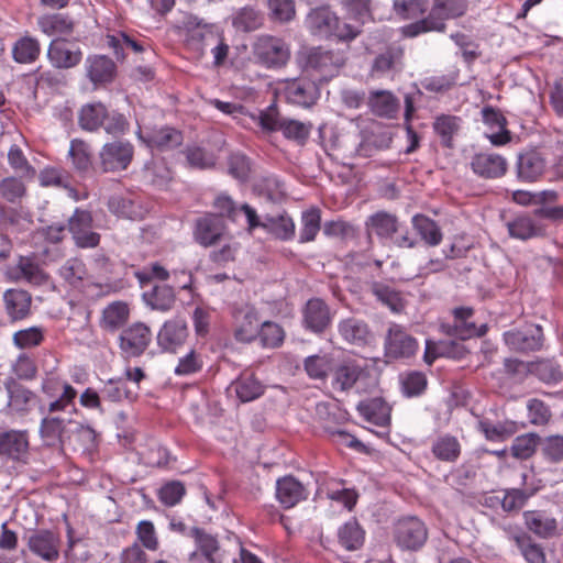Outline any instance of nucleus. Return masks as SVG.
Listing matches in <instances>:
<instances>
[{
	"mask_svg": "<svg viewBox=\"0 0 563 563\" xmlns=\"http://www.w3.org/2000/svg\"><path fill=\"white\" fill-rule=\"evenodd\" d=\"M468 0H433L431 9L424 18L410 23L402 29L407 37H416L428 32H444L445 21L465 14Z\"/></svg>",
	"mask_w": 563,
	"mask_h": 563,
	"instance_id": "f257e3e1",
	"label": "nucleus"
},
{
	"mask_svg": "<svg viewBox=\"0 0 563 563\" xmlns=\"http://www.w3.org/2000/svg\"><path fill=\"white\" fill-rule=\"evenodd\" d=\"M192 536L197 549L190 554L189 563H236V558H232V545H220L213 536L197 528L192 530Z\"/></svg>",
	"mask_w": 563,
	"mask_h": 563,
	"instance_id": "f03ea898",
	"label": "nucleus"
},
{
	"mask_svg": "<svg viewBox=\"0 0 563 563\" xmlns=\"http://www.w3.org/2000/svg\"><path fill=\"white\" fill-rule=\"evenodd\" d=\"M253 55L261 65L278 68L286 65L290 51L284 40L273 35H261L253 44Z\"/></svg>",
	"mask_w": 563,
	"mask_h": 563,
	"instance_id": "7ed1b4c3",
	"label": "nucleus"
},
{
	"mask_svg": "<svg viewBox=\"0 0 563 563\" xmlns=\"http://www.w3.org/2000/svg\"><path fill=\"white\" fill-rule=\"evenodd\" d=\"M67 229L80 249H93L100 243V234L93 231V218L88 210L77 208L68 219Z\"/></svg>",
	"mask_w": 563,
	"mask_h": 563,
	"instance_id": "20e7f679",
	"label": "nucleus"
},
{
	"mask_svg": "<svg viewBox=\"0 0 563 563\" xmlns=\"http://www.w3.org/2000/svg\"><path fill=\"white\" fill-rule=\"evenodd\" d=\"M427 538L428 530L417 517H406L395 523L394 539L401 549L418 550L424 544Z\"/></svg>",
	"mask_w": 563,
	"mask_h": 563,
	"instance_id": "39448f33",
	"label": "nucleus"
},
{
	"mask_svg": "<svg viewBox=\"0 0 563 563\" xmlns=\"http://www.w3.org/2000/svg\"><path fill=\"white\" fill-rule=\"evenodd\" d=\"M133 145L126 141L115 140L106 143L100 153V167L103 172H120L125 169L133 158Z\"/></svg>",
	"mask_w": 563,
	"mask_h": 563,
	"instance_id": "423d86ee",
	"label": "nucleus"
},
{
	"mask_svg": "<svg viewBox=\"0 0 563 563\" xmlns=\"http://www.w3.org/2000/svg\"><path fill=\"white\" fill-rule=\"evenodd\" d=\"M29 551L45 562H55L59 558L60 538L58 533L40 529L32 531L26 537Z\"/></svg>",
	"mask_w": 563,
	"mask_h": 563,
	"instance_id": "0eeeda50",
	"label": "nucleus"
},
{
	"mask_svg": "<svg viewBox=\"0 0 563 563\" xmlns=\"http://www.w3.org/2000/svg\"><path fill=\"white\" fill-rule=\"evenodd\" d=\"M505 343L516 352L538 351L543 346L544 335L539 324H530L504 334Z\"/></svg>",
	"mask_w": 563,
	"mask_h": 563,
	"instance_id": "6e6552de",
	"label": "nucleus"
},
{
	"mask_svg": "<svg viewBox=\"0 0 563 563\" xmlns=\"http://www.w3.org/2000/svg\"><path fill=\"white\" fill-rule=\"evenodd\" d=\"M120 349L126 357H136L144 353L152 340V332L141 322L133 323L120 334Z\"/></svg>",
	"mask_w": 563,
	"mask_h": 563,
	"instance_id": "1a4fd4ad",
	"label": "nucleus"
},
{
	"mask_svg": "<svg viewBox=\"0 0 563 563\" xmlns=\"http://www.w3.org/2000/svg\"><path fill=\"white\" fill-rule=\"evenodd\" d=\"M369 371L354 360L344 361L332 371V386L340 391H347L366 379Z\"/></svg>",
	"mask_w": 563,
	"mask_h": 563,
	"instance_id": "9d476101",
	"label": "nucleus"
},
{
	"mask_svg": "<svg viewBox=\"0 0 563 563\" xmlns=\"http://www.w3.org/2000/svg\"><path fill=\"white\" fill-rule=\"evenodd\" d=\"M417 340L408 334L402 327L393 324L385 340L386 355L391 358H406L416 354Z\"/></svg>",
	"mask_w": 563,
	"mask_h": 563,
	"instance_id": "9b49d317",
	"label": "nucleus"
},
{
	"mask_svg": "<svg viewBox=\"0 0 563 563\" xmlns=\"http://www.w3.org/2000/svg\"><path fill=\"white\" fill-rule=\"evenodd\" d=\"M3 308L11 322L25 320L32 312V295L22 288L7 289L2 295Z\"/></svg>",
	"mask_w": 563,
	"mask_h": 563,
	"instance_id": "f8f14e48",
	"label": "nucleus"
},
{
	"mask_svg": "<svg viewBox=\"0 0 563 563\" xmlns=\"http://www.w3.org/2000/svg\"><path fill=\"white\" fill-rule=\"evenodd\" d=\"M43 393L54 400L48 405V411H62L74 401L76 389L55 376H47L42 384Z\"/></svg>",
	"mask_w": 563,
	"mask_h": 563,
	"instance_id": "ddd939ff",
	"label": "nucleus"
},
{
	"mask_svg": "<svg viewBox=\"0 0 563 563\" xmlns=\"http://www.w3.org/2000/svg\"><path fill=\"white\" fill-rule=\"evenodd\" d=\"M336 328L341 339L347 344L365 346L374 341V334L364 320L350 317L339 321Z\"/></svg>",
	"mask_w": 563,
	"mask_h": 563,
	"instance_id": "4468645a",
	"label": "nucleus"
},
{
	"mask_svg": "<svg viewBox=\"0 0 563 563\" xmlns=\"http://www.w3.org/2000/svg\"><path fill=\"white\" fill-rule=\"evenodd\" d=\"M344 65V57L340 53L312 49L307 58V66L320 74L324 79L333 77Z\"/></svg>",
	"mask_w": 563,
	"mask_h": 563,
	"instance_id": "2eb2a0df",
	"label": "nucleus"
},
{
	"mask_svg": "<svg viewBox=\"0 0 563 563\" xmlns=\"http://www.w3.org/2000/svg\"><path fill=\"white\" fill-rule=\"evenodd\" d=\"M235 339L243 343L255 340L261 328V320L254 308L245 307L238 310L234 314Z\"/></svg>",
	"mask_w": 563,
	"mask_h": 563,
	"instance_id": "dca6fc26",
	"label": "nucleus"
},
{
	"mask_svg": "<svg viewBox=\"0 0 563 563\" xmlns=\"http://www.w3.org/2000/svg\"><path fill=\"white\" fill-rule=\"evenodd\" d=\"M224 223L216 214H207L196 222L195 239L203 246H210L220 241L224 234Z\"/></svg>",
	"mask_w": 563,
	"mask_h": 563,
	"instance_id": "f3484780",
	"label": "nucleus"
},
{
	"mask_svg": "<svg viewBox=\"0 0 563 563\" xmlns=\"http://www.w3.org/2000/svg\"><path fill=\"white\" fill-rule=\"evenodd\" d=\"M29 450L26 431L9 430L0 432V456L12 460H22Z\"/></svg>",
	"mask_w": 563,
	"mask_h": 563,
	"instance_id": "a211bd4d",
	"label": "nucleus"
},
{
	"mask_svg": "<svg viewBox=\"0 0 563 563\" xmlns=\"http://www.w3.org/2000/svg\"><path fill=\"white\" fill-rule=\"evenodd\" d=\"M332 316L329 306L319 298L310 299L303 311V322L316 333L323 332L331 323Z\"/></svg>",
	"mask_w": 563,
	"mask_h": 563,
	"instance_id": "6ab92c4d",
	"label": "nucleus"
},
{
	"mask_svg": "<svg viewBox=\"0 0 563 563\" xmlns=\"http://www.w3.org/2000/svg\"><path fill=\"white\" fill-rule=\"evenodd\" d=\"M471 167L479 177L497 178L505 175L507 162L498 154L481 153L472 158Z\"/></svg>",
	"mask_w": 563,
	"mask_h": 563,
	"instance_id": "aec40b11",
	"label": "nucleus"
},
{
	"mask_svg": "<svg viewBox=\"0 0 563 563\" xmlns=\"http://www.w3.org/2000/svg\"><path fill=\"white\" fill-rule=\"evenodd\" d=\"M188 336L187 324L183 320H170L165 322L157 335L158 345L169 352H176Z\"/></svg>",
	"mask_w": 563,
	"mask_h": 563,
	"instance_id": "412c9836",
	"label": "nucleus"
},
{
	"mask_svg": "<svg viewBox=\"0 0 563 563\" xmlns=\"http://www.w3.org/2000/svg\"><path fill=\"white\" fill-rule=\"evenodd\" d=\"M33 220L29 211L23 208L0 206V228L12 233L29 231Z\"/></svg>",
	"mask_w": 563,
	"mask_h": 563,
	"instance_id": "4be33fe9",
	"label": "nucleus"
},
{
	"mask_svg": "<svg viewBox=\"0 0 563 563\" xmlns=\"http://www.w3.org/2000/svg\"><path fill=\"white\" fill-rule=\"evenodd\" d=\"M509 540L516 544L527 563H547L543 548L527 532L509 528Z\"/></svg>",
	"mask_w": 563,
	"mask_h": 563,
	"instance_id": "5701e85b",
	"label": "nucleus"
},
{
	"mask_svg": "<svg viewBox=\"0 0 563 563\" xmlns=\"http://www.w3.org/2000/svg\"><path fill=\"white\" fill-rule=\"evenodd\" d=\"M484 123L493 130L492 133H487V137L494 145H504L510 140L509 131L506 129V118L499 110L492 107H485L482 110Z\"/></svg>",
	"mask_w": 563,
	"mask_h": 563,
	"instance_id": "b1692460",
	"label": "nucleus"
},
{
	"mask_svg": "<svg viewBox=\"0 0 563 563\" xmlns=\"http://www.w3.org/2000/svg\"><path fill=\"white\" fill-rule=\"evenodd\" d=\"M47 57L54 67L67 69L79 64L81 52L69 48L64 41L54 40L48 46Z\"/></svg>",
	"mask_w": 563,
	"mask_h": 563,
	"instance_id": "393cba45",
	"label": "nucleus"
},
{
	"mask_svg": "<svg viewBox=\"0 0 563 563\" xmlns=\"http://www.w3.org/2000/svg\"><path fill=\"white\" fill-rule=\"evenodd\" d=\"M286 99L294 104L310 107L317 100V88L308 80H291L284 90Z\"/></svg>",
	"mask_w": 563,
	"mask_h": 563,
	"instance_id": "a878e982",
	"label": "nucleus"
},
{
	"mask_svg": "<svg viewBox=\"0 0 563 563\" xmlns=\"http://www.w3.org/2000/svg\"><path fill=\"white\" fill-rule=\"evenodd\" d=\"M73 422L65 421L58 417H45L41 421L40 434L43 442L47 446H59L63 445L67 437V424Z\"/></svg>",
	"mask_w": 563,
	"mask_h": 563,
	"instance_id": "bb28decb",
	"label": "nucleus"
},
{
	"mask_svg": "<svg viewBox=\"0 0 563 563\" xmlns=\"http://www.w3.org/2000/svg\"><path fill=\"white\" fill-rule=\"evenodd\" d=\"M453 313L454 324L452 327V330L449 332L451 335H454L461 340H466L472 336H481L485 334L486 325L477 328L475 323L467 321L473 316L472 308H455L453 310Z\"/></svg>",
	"mask_w": 563,
	"mask_h": 563,
	"instance_id": "cd10ccee",
	"label": "nucleus"
},
{
	"mask_svg": "<svg viewBox=\"0 0 563 563\" xmlns=\"http://www.w3.org/2000/svg\"><path fill=\"white\" fill-rule=\"evenodd\" d=\"M276 497L285 508H291L306 498L303 485L292 476L277 481Z\"/></svg>",
	"mask_w": 563,
	"mask_h": 563,
	"instance_id": "c85d7f7f",
	"label": "nucleus"
},
{
	"mask_svg": "<svg viewBox=\"0 0 563 563\" xmlns=\"http://www.w3.org/2000/svg\"><path fill=\"white\" fill-rule=\"evenodd\" d=\"M305 23L311 34L327 38L331 37L336 15L327 8H317L308 13Z\"/></svg>",
	"mask_w": 563,
	"mask_h": 563,
	"instance_id": "c756f323",
	"label": "nucleus"
},
{
	"mask_svg": "<svg viewBox=\"0 0 563 563\" xmlns=\"http://www.w3.org/2000/svg\"><path fill=\"white\" fill-rule=\"evenodd\" d=\"M509 235L519 240H528L545 234V227L528 214H520L507 222Z\"/></svg>",
	"mask_w": 563,
	"mask_h": 563,
	"instance_id": "7c9ffc66",
	"label": "nucleus"
},
{
	"mask_svg": "<svg viewBox=\"0 0 563 563\" xmlns=\"http://www.w3.org/2000/svg\"><path fill=\"white\" fill-rule=\"evenodd\" d=\"M115 64L104 55L90 56L86 60L87 76L93 84L109 82L114 78Z\"/></svg>",
	"mask_w": 563,
	"mask_h": 563,
	"instance_id": "2f4dec72",
	"label": "nucleus"
},
{
	"mask_svg": "<svg viewBox=\"0 0 563 563\" xmlns=\"http://www.w3.org/2000/svg\"><path fill=\"white\" fill-rule=\"evenodd\" d=\"M357 410L368 422L376 426H387L390 421V408L382 398H372L361 401Z\"/></svg>",
	"mask_w": 563,
	"mask_h": 563,
	"instance_id": "473e14b6",
	"label": "nucleus"
},
{
	"mask_svg": "<svg viewBox=\"0 0 563 563\" xmlns=\"http://www.w3.org/2000/svg\"><path fill=\"white\" fill-rule=\"evenodd\" d=\"M545 169L543 157L534 151L521 154L518 158V177L525 181H534L542 176Z\"/></svg>",
	"mask_w": 563,
	"mask_h": 563,
	"instance_id": "72a5a7b5",
	"label": "nucleus"
},
{
	"mask_svg": "<svg viewBox=\"0 0 563 563\" xmlns=\"http://www.w3.org/2000/svg\"><path fill=\"white\" fill-rule=\"evenodd\" d=\"M366 228L380 239H391L399 230V222L395 214L378 211L368 218Z\"/></svg>",
	"mask_w": 563,
	"mask_h": 563,
	"instance_id": "f704fd0d",
	"label": "nucleus"
},
{
	"mask_svg": "<svg viewBox=\"0 0 563 563\" xmlns=\"http://www.w3.org/2000/svg\"><path fill=\"white\" fill-rule=\"evenodd\" d=\"M130 316L128 303L113 301L102 310L100 327L107 331L114 332L126 323Z\"/></svg>",
	"mask_w": 563,
	"mask_h": 563,
	"instance_id": "c9c22d12",
	"label": "nucleus"
},
{
	"mask_svg": "<svg viewBox=\"0 0 563 563\" xmlns=\"http://www.w3.org/2000/svg\"><path fill=\"white\" fill-rule=\"evenodd\" d=\"M526 527L541 538H549L556 530V520L543 511L529 510L523 512Z\"/></svg>",
	"mask_w": 563,
	"mask_h": 563,
	"instance_id": "e433bc0d",
	"label": "nucleus"
},
{
	"mask_svg": "<svg viewBox=\"0 0 563 563\" xmlns=\"http://www.w3.org/2000/svg\"><path fill=\"white\" fill-rule=\"evenodd\" d=\"M37 25L48 36L69 35L74 30V21L60 13L40 16Z\"/></svg>",
	"mask_w": 563,
	"mask_h": 563,
	"instance_id": "4c0bfd02",
	"label": "nucleus"
},
{
	"mask_svg": "<svg viewBox=\"0 0 563 563\" xmlns=\"http://www.w3.org/2000/svg\"><path fill=\"white\" fill-rule=\"evenodd\" d=\"M368 102L373 113L384 118H394L399 108L397 98L387 90L373 91Z\"/></svg>",
	"mask_w": 563,
	"mask_h": 563,
	"instance_id": "58836bf2",
	"label": "nucleus"
},
{
	"mask_svg": "<svg viewBox=\"0 0 563 563\" xmlns=\"http://www.w3.org/2000/svg\"><path fill=\"white\" fill-rule=\"evenodd\" d=\"M242 402L258 398L264 393V386L253 375H242L230 386Z\"/></svg>",
	"mask_w": 563,
	"mask_h": 563,
	"instance_id": "ea45409f",
	"label": "nucleus"
},
{
	"mask_svg": "<svg viewBox=\"0 0 563 563\" xmlns=\"http://www.w3.org/2000/svg\"><path fill=\"white\" fill-rule=\"evenodd\" d=\"M145 302L152 309L167 311L175 303V294L172 287L167 285L154 286L151 290L143 294Z\"/></svg>",
	"mask_w": 563,
	"mask_h": 563,
	"instance_id": "a19ab883",
	"label": "nucleus"
},
{
	"mask_svg": "<svg viewBox=\"0 0 563 563\" xmlns=\"http://www.w3.org/2000/svg\"><path fill=\"white\" fill-rule=\"evenodd\" d=\"M412 224L427 244L435 246L442 241V232L434 220L422 214H416L412 218Z\"/></svg>",
	"mask_w": 563,
	"mask_h": 563,
	"instance_id": "79ce46f5",
	"label": "nucleus"
},
{
	"mask_svg": "<svg viewBox=\"0 0 563 563\" xmlns=\"http://www.w3.org/2000/svg\"><path fill=\"white\" fill-rule=\"evenodd\" d=\"M104 118L106 108L102 103H89L81 108L78 122L82 130L92 132L102 126Z\"/></svg>",
	"mask_w": 563,
	"mask_h": 563,
	"instance_id": "37998d69",
	"label": "nucleus"
},
{
	"mask_svg": "<svg viewBox=\"0 0 563 563\" xmlns=\"http://www.w3.org/2000/svg\"><path fill=\"white\" fill-rule=\"evenodd\" d=\"M340 544L347 551H354L362 547L364 542V531L355 520L343 525L338 532Z\"/></svg>",
	"mask_w": 563,
	"mask_h": 563,
	"instance_id": "c03bdc74",
	"label": "nucleus"
},
{
	"mask_svg": "<svg viewBox=\"0 0 563 563\" xmlns=\"http://www.w3.org/2000/svg\"><path fill=\"white\" fill-rule=\"evenodd\" d=\"M369 291L378 301L389 307L393 311H400L404 308L400 294L385 283H372Z\"/></svg>",
	"mask_w": 563,
	"mask_h": 563,
	"instance_id": "a18cd8bd",
	"label": "nucleus"
},
{
	"mask_svg": "<svg viewBox=\"0 0 563 563\" xmlns=\"http://www.w3.org/2000/svg\"><path fill=\"white\" fill-rule=\"evenodd\" d=\"M539 449L543 460L548 463H563V435L553 434L540 438Z\"/></svg>",
	"mask_w": 563,
	"mask_h": 563,
	"instance_id": "49530a36",
	"label": "nucleus"
},
{
	"mask_svg": "<svg viewBox=\"0 0 563 563\" xmlns=\"http://www.w3.org/2000/svg\"><path fill=\"white\" fill-rule=\"evenodd\" d=\"M404 49L400 46H388L386 51L379 54L373 62V74H385L401 63Z\"/></svg>",
	"mask_w": 563,
	"mask_h": 563,
	"instance_id": "de8ad7c7",
	"label": "nucleus"
},
{
	"mask_svg": "<svg viewBox=\"0 0 563 563\" xmlns=\"http://www.w3.org/2000/svg\"><path fill=\"white\" fill-rule=\"evenodd\" d=\"M59 276L70 286L78 287L87 277V269L85 263L77 257L68 258L59 267Z\"/></svg>",
	"mask_w": 563,
	"mask_h": 563,
	"instance_id": "09e8293b",
	"label": "nucleus"
},
{
	"mask_svg": "<svg viewBox=\"0 0 563 563\" xmlns=\"http://www.w3.org/2000/svg\"><path fill=\"white\" fill-rule=\"evenodd\" d=\"M9 404L8 406L16 412L27 411L35 398V395L27 388L19 384L8 386Z\"/></svg>",
	"mask_w": 563,
	"mask_h": 563,
	"instance_id": "8fccbe9b",
	"label": "nucleus"
},
{
	"mask_svg": "<svg viewBox=\"0 0 563 563\" xmlns=\"http://www.w3.org/2000/svg\"><path fill=\"white\" fill-rule=\"evenodd\" d=\"M40 52L38 41L27 36L20 38L12 49L14 60L20 64L34 62L38 57Z\"/></svg>",
	"mask_w": 563,
	"mask_h": 563,
	"instance_id": "3c124183",
	"label": "nucleus"
},
{
	"mask_svg": "<svg viewBox=\"0 0 563 563\" xmlns=\"http://www.w3.org/2000/svg\"><path fill=\"white\" fill-rule=\"evenodd\" d=\"M263 15L252 7H244L233 18V26L242 32L255 31L263 24Z\"/></svg>",
	"mask_w": 563,
	"mask_h": 563,
	"instance_id": "603ef678",
	"label": "nucleus"
},
{
	"mask_svg": "<svg viewBox=\"0 0 563 563\" xmlns=\"http://www.w3.org/2000/svg\"><path fill=\"white\" fill-rule=\"evenodd\" d=\"M321 216L320 210L312 208L307 210L301 216V229L299 234V242L307 243L316 239L320 231Z\"/></svg>",
	"mask_w": 563,
	"mask_h": 563,
	"instance_id": "864d4df0",
	"label": "nucleus"
},
{
	"mask_svg": "<svg viewBox=\"0 0 563 563\" xmlns=\"http://www.w3.org/2000/svg\"><path fill=\"white\" fill-rule=\"evenodd\" d=\"M183 137L176 129L165 126L153 131L150 136V143L159 150H169L181 144Z\"/></svg>",
	"mask_w": 563,
	"mask_h": 563,
	"instance_id": "5fc2aeb1",
	"label": "nucleus"
},
{
	"mask_svg": "<svg viewBox=\"0 0 563 563\" xmlns=\"http://www.w3.org/2000/svg\"><path fill=\"white\" fill-rule=\"evenodd\" d=\"M540 438L537 433H527L517 437L511 445V453L516 459L527 460L539 448Z\"/></svg>",
	"mask_w": 563,
	"mask_h": 563,
	"instance_id": "6e6d98bb",
	"label": "nucleus"
},
{
	"mask_svg": "<svg viewBox=\"0 0 563 563\" xmlns=\"http://www.w3.org/2000/svg\"><path fill=\"white\" fill-rule=\"evenodd\" d=\"M432 452L437 459L452 462L460 455V443L454 437H441L433 443Z\"/></svg>",
	"mask_w": 563,
	"mask_h": 563,
	"instance_id": "4d7b16f0",
	"label": "nucleus"
},
{
	"mask_svg": "<svg viewBox=\"0 0 563 563\" xmlns=\"http://www.w3.org/2000/svg\"><path fill=\"white\" fill-rule=\"evenodd\" d=\"M18 269L22 277L31 285L42 286L48 280L47 274L29 257L20 258Z\"/></svg>",
	"mask_w": 563,
	"mask_h": 563,
	"instance_id": "13d9d810",
	"label": "nucleus"
},
{
	"mask_svg": "<svg viewBox=\"0 0 563 563\" xmlns=\"http://www.w3.org/2000/svg\"><path fill=\"white\" fill-rule=\"evenodd\" d=\"M536 375L547 384H558L563 379L561 366L553 360H541L533 365Z\"/></svg>",
	"mask_w": 563,
	"mask_h": 563,
	"instance_id": "bf43d9fd",
	"label": "nucleus"
},
{
	"mask_svg": "<svg viewBox=\"0 0 563 563\" xmlns=\"http://www.w3.org/2000/svg\"><path fill=\"white\" fill-rule=\"evenodd\" d=\"M459 121V118L453 115H440L435 119L433 129L441 136L444 146H452V137L460 128Z\"/></svg>",
	"mask_w": 563,
	"mask_h": 563,
	"instance_id": "052dcab7",
	"label": "nucleus"
},
{
	"mask_svg": "<svg viewBox=\"0 0 563 563\" xmlns=\"http://www.w3.org/2000/svg\"><path fill=\"white\" fill-rule=\"evenodd\" d=\"M44 339L43 329L40 327H30L16 331L13 334V343L19 349H31L41 344Z\"/></svg>",
	"mask_w": 563,
	"mask_h": 563,
	"instance_id": "680f3d73",
	"label": "nucleus"
},
{
	"mask_svg": "<svg viewBox=\"0 0 563 563\" xmlns=\"http://www.w3.org/2000/svg\"><path fill=\"white\" fill-rule=\"evenodd\" d=\"M285 119L286 118L279 113L276 103H272L265 110L260 111L257 123L264 131L275 132L280 131Z\"/></svg>",
	"mask_w": 563,
	"mask_h": 563,
	"instance_id": "e2e57ef3",
	"label": "nucleus"
},
{
	"mask_svg": "<svg viewBox=\"0 0 563 563\" xmlns=\"http://www.w3.org/2000/svg\"><path fill=\"white\" fill-rule=\"evenodd\" d=\"M312 129V124L303 123L297 120L285 119L282 124L280 132L288 140H294L298 143H303Z\"/></svg>",
	"mask_w": 563,
	"mask_h": 563,
	"instance_id": "0e129e2a",
	"label": "nucleus"
},
{
	"mask_svg": "<svg viewBox=\"0 0 563 563\" xmlns=\"http://www.w3.org/2000/svg\"><path fill=\"white\" fill-rule=\"evenodd\" d=\"M395 12L404 19L422 15L429 8V0H395Z\"/></svg>",
	"mask_w": 563,
	"mask_h": 563,
	"instance_id": "69168bd1",
	"label": "nucleus"
},
{
	"mask_svg": "<svg viewBox=\"0 0 563 563\" xmlns=\"http://www.w3.org/2000/svg\"><path fill=\"white\" fill-rule=\"evenodd\" d=\"M257 338L263 346L276 347L284 340V331L277 323L265 321L261 324Z\"/></svg>",
	"mask_w": 563,
	"mask_h": 563,
	"instance_id": "338daca9",
	"label": "nucleus"
},
{
	"mask_svg": "<svg viewBox=\"0 0 563 563\" xmlns=\"http://www.w3.org/2000/svg\"><path fill=\"white\" fill-rule=\"evenodd\" d=\"M26 188L21 179L7 177L0 181V196L9 202H15L23 198Z\"/></svg>",
	"mask_w": 563,
	"mask_h": 563,
	"instance_id": "774afa93",
	"label": "nucleus"
}]
</instances>
